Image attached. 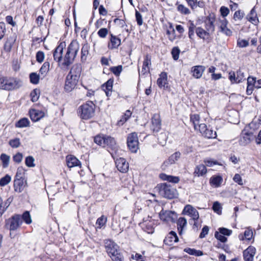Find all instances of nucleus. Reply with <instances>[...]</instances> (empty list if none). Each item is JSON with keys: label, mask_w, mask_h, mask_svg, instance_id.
<instances>
[{"label": "nucleus", "mask_w": 261, "mask_h": 261, "mask_svg": "<svg viewBox=\"0 0 261 261\" xmlns=\"http://www.w3.org/2000/svg\"><path fill=\"white\" fill-rule=\"evenodd\" d=\"M80 49V44L76 40H73L68 45L63 58L62 65L69 66L74 61Z\"/></svg>", "instance_id": "nucleus-1"}, {"label": "nucleus", "mask_w": 261, "mask_h": 261, "mask_svg": "<svg viewBox=\"0 0 261 261\" xmlns=\"http://www.w3.org/2000/svg\"><path fill=\"white\" fill-rule=\"evenodd\" d=\"M187 222L186 218L184 217H180L178 219L177 221V229L179 234L181 235L183 229L187 226Z\"/></svg>", "instance_id": "nucleus-33"}, {"label": "nucleus", "mask_w": 261, "mask_h": 261, "mask_svg": "<svg viewBox=\"0 0 261 261\" xmlns=\"http://www.w3.org/2000/svg\"><path fill=\"white\" fill-rule=\"evenodd\" d=\"M94 141L97 145H102L108 146H113L116 145L115 139L110 136L104 134H99L94 138Z\"/></svg>", "instance_id": "nucleus-7"}, {"label": "nucleus", "mask_w": 261, "mask_h": 261, "mask_svg": "<svg viewBox=\"0 0 261 261\" xmlns=\"http://www.w3.org/2000/svg\"><path fill=\"white\" fill-rule=\"evenodd\" d=\"M190 121L193 123L195 129H197V127L199 126L200 123V116L198 114H191L190 115Z\"/></svg>", "instance_id": "nucleus-37"}, {"label": "nucleus", "mask_w": 261, "mask_h": 261, "mask_svg": "<svg viewBox=\"0 0 261 261\" xmlns=\"http://www.w3.org/2000/svg\"><path fill=\"white\" fill-rule=\"evenodd\" d=\"M22 223L21 216L15 214L6 220V226L10 231H14L20 227Z\"/></svg>", "instance_id": "nucleus-9"}, {"label": "nucleus", "mask_w": 261, "mask_h": 261, "mask_svg": "<svg viewBox=\"0 0 261 261\" xmlns=\"http://www.w3.org/2000/svg\"><path fill=\"white\" fill-rule=\"evenodd\" d=\"M151 57L149 55H146L145 57L143 63L142 73L145 74L149 71V66L151 65Z\"/></svg>", "instance_id": "nucleus-31"}, {"label": "nucleus", "mask_w": 261, "mask_h": 261, "mask_svg": "<svg viewBox=\"0 0 261 261\" xmlns=\"http://www.w3.org/2000/svg\"><path fill=\"white\" fill-rule=\"evenodd\" d=\"M127 147H138L139 145V141L138 135L136 133H132L128 135L127 139Z\"/></svg>", "instance_id": "nucleus-21"}, {"label": "nucleus", "mask_w": 261, "mask_h": 261, "mask_svg": "<svg viewBox=\"0 0 261 261\" xmlns=\"http://www.w3.org/2000/svg\"><path fill=\"white\" fill-rule=\"evenodd\" d=\"M179 53L180 50L178 47H174L173 48L171 54L174 60H177L179 58Z\"/></svg>", "instance_id": "nucleus-57"}, {"label": "nucleus", "mask_w": 261, "mask_h": 261, "mask_svg": "<svg viewBox=\"0 0 261 261\" xmlns=\"http://www.w3.org/2000/svg\"><path fill=\"white\" fill-rule=\"evenodd\" d=\"M35 160L32 156H28L25 158V165L29 167H34L35 166L34 164Z\"/></svg>", "instance_id": "nucleus-52"}, {"label": "nucleus", "mask_w": 261, "mask_h": 261, "mask_svg": "<svg viewBox=\"0 0 261 261\" xmlns=\"http://www.w3.org/2000/svg\"><path fill=\"white\" fill-rule=\"evenodd\" d=\"M107 221V217H105L104 216H102L97 220L96 224L98 225L100 228H101L106 224Z\"/></svg>", "instance_id": "nucleus-56"}, {"label": "nucleus", "mask_w": 261, "mask_h": 261, "mask_svg": "<svg viewBox=\"0 0 261 261\" xmlns=\"http://www.w3.org/2000/svg\"><path fill=\"white\" fill-rule=\"evenodd\" d=\"M160 177L163 180H167L174 184L178 183L179 181V178L178 176L168 175L165 173L160 174Z\"/></svg>", "instance_id": "nucleus-32"}, {"label": "nucleus", "mask_w": 261, "mask_h": 261, "mask_svg": "<svg viewBox=\"0 0 261 261\" xmlns=\"http://www.w3.org/2000/svg\"><path fill=\"white\" fill-rule=\"evenodd\" d=\"M106 251L113 261H123V256L120 253L119 246L110 240L105 241Z\"/></svg>", "instance_id": "nucleus-3"}, {"label": "nucleus", "mask_w": 261, "mask_h": 261, "mask_svg": "<svg viewBox=\"0 0 261 261\" xmlns=\"http://www.w3.org/2000/svg\"><path fill=\"white\" fill-rule=\"evenodd\" d=\"M11 180V177L10 175L7 174L4 177L0 179V186L4 187L8 185Z\"/></svg>", "instance_id": "nucleus-49"}, {"label": "nucleus", "mask_w": 261, "mask_h": 261, "mask_svg": "<svg viewBox=\"0 0 261 261\" xmlns=\"http://www.w3.org/2000/svg\"><path fill=\"white\" fill-rule=\"evenodd\" d=\"M215 237L217 240L220 241L221 242L224 243L227 241V238L224 236V235L222 234L219 231L215 232Z\"/></svg>", "instance_id": "nucleus-58"}, {"label": "nucleus", "mask_w": 261, "mask_h": 261, "mask_svg": "<svg viewBox=\"0 0 261 261\" xmlns=\"http://www.w3.org/2000/svg\"><path fill=\"white\" fill-rule=\"evenodd\" d=\"M66 162L67 166L71 168L74 167L80 166V161L72 155H68L66 157Z\"/></svg>", "instance_id": "nucleus-24"}, {"label": "nucleus", "mask_w": 261, "mask_h": 261, "mask_svg": "<svg viewBox=\"0 0 261 261\" xmlns=\"http://www.w3.org/2000/svg\"><path fill=\"white\" fill-rule=\"evenodd\" d=\"M44 53L42 51H39L36 54V61L41 63L44 61Z\"/></svg>", "instance_id": "nucleus-60"}, {"label": "nucleus", "mask_w": 261, "mask_h": 261, "mask_svg": "<svg viewBox=\"0 0 261 261\" xmlns=\"http://www.w3.org/2000/svg\"><path fill=\"white\" fill-rule=\"evenodd\" d=\"M80 117L83 119H89L92 118L95 112V105L91 101L81 106L79 109Z\"/></svg>", "instance_id": "nucleus-5"}, {"label": "nucleus", "mask_w": 261, "mask_h": 261, "mask_svg": "<svg viewBox=\"0 0 261 261\" xmlns=\"http://www.w3.org/2000/svg\"><path fill=\"white\" fill-rule=\"evenodd\" d=\"M205 70V67L204 66L197 65L192 67L191 72L194 77L198 79L202 76Z\"/></svg>", "instance_id": "nucleus-22"}, {"label": "nucleus", "mask_w": 261, "mask_h": 261, "mask_svg": "<svg viewBox=\"0 0 261 261\" xmlns=\"http://www.w3.org/2000/svg\"><path fill=\"white\" fill-rule=\"evenodd\" d=\"M218 230L222 234L227 236H230L232 233V230L224 227L219 228Z\"/></svg>", "instance_id": "nucleus-64"}, {"label": "nucleus", "mask_w": 261, "mask_h": 261, "mask_svg": "<svg viewBox=\"0 0 261 261\" xmlns=\"http://www.w3.org/2000/svg\"><path fill=\"white\" fill-rule=\"evenodd\" d=\"M185 215H187L192 218L193 221H197L199 219L198 211L191 205H187L183 211Z\"/></svg>", "instance_id": "nucleus-17"}, {"label": "nucleus", "mask_w": 261, "mask_h": 261, "mask_svg": "<svg viewBox=\"0 0 261 261\" xmlns=\"http://www.w3.org/2000/svg\"><path fill=\"white\" fill-rule=\"evenodd\" d=\"M41 78V75L39 74H37L35 72H32L30 74V79L31 83L33 84H37L39 83V79Z\"/></svg>", "instance_id": "nucleus-44"}, {"label": "nucleus", "mask_w": 261, "mask_h": 261, "mask_svg": "<svg viewBox=\"0 0 261 261\" xmlns=\"http://www.w3.org/2000/svg\"><path fill=\"white\" fill-rule=\"evenodd\" d=\"M207 173V169L205 165L203 164H199L196 166L194 174L195 176H202Z\"/></svg>", "instance_id": "nucleus-30"}, {"label": "nucleus", "mask_w": 261, "mask_h": 261, "mask_svg": "<svg viewBox=\"0 0 261 261\" xmlns=\"http://www.w3.org/2000/svg\"><path fill=\"white\" fill-rule=\"evenodd\" d=\"M176 5L177 6V10L182 14L184 15H188L190 14L191 12L190 10L184 5L182 4H179L178 2L176 3Z\"/></svg>", "instance_id": "nucleus-40"}, {"label": "nucleus", "mask_w": 261, "mask_h": 261, "mask_svg": "<svg viewBox=\"0 0 261 261\" xmlns=\"http://www.w3.org/2000/svg\"><path fill=\"white\" fill-rule=\"evenodd\" d=\"M159 215L161 220L167 222H173L176 218V213L170 211L162 210L160 212Z\"/></svg>", "instance_id": "nucleus-13"}, {"label": "nucleus", "mask_w": 261, "mask_h": 261, "mask_svg": "<svg viewBox=\"0 0 261 261\" xmlns=\"http://www.w3.org/2000/svg\"><path fill=\"white\" fill-rule=\"evenodd\" d=\"M220 12L223 18H225V17L229 13V10L227 7L222 6L220 9Z\"/></svg>", "instance_id": "nucleus-61"}, {"label": "nucleus", "mask_w": 261, "mask_h": 261, "mask_svg": "<svg viewBox=\"0 0 261 261\" xmlns=\"http://www.w3.org/2000/svg\"><path fill=\"white\" fill-rule=\"evenodd\" d=\"M237 45L240 47H245L248 46L249 42L248 40L244 39H239L237 41Z\"/></svg>", "instance_id": "nucleus-63"}, {"label": "nucleus", "mask_w": 261, "mask_h": 261, "mask_svg": "<svg viewBox=\"0 0 261 261\" xmlns=\"http://www.w3.org/2000/svg\"><path fill=\"white\" fill-rule=\"evenodd\" d=\"M22 85V82L16 78L3 77L0 78V89L12 90L19 88Z\"/></svg>", "instance_id": "nucleus-4"}, {"label": "nucleus", "mask_w": 261, "mask_h": 261, "mask_svg": "<svg viewBox=\"0 0 261 261\" xmlns=\"http://www.w3.org/2000/svg\"><path fill=\"white\" fill-rule=\"evenodd\" d=\"M184 251L190 255H195L196 256H200L203 255L202 251L196 250L195 249L187 248L184 249Z\"/></svg>", "instance_id": "nucleus-42"}, {"label": "nucleus", "mask_w": 261, "mask_h": 261, "mask_svg": "<svg viewBox=\"0 0 261 261\" xmlns=\"http://www.w3.org/2000/svg\"><path fill=\"white\" fill-rule=\"evenodd\" d=\"M228 79L232 84H238L245 80V76L244 72L242 70L239 69L237 71L236 79H235V72L234 71L229 72Z\"/></svg>", "instance_id": "nucleus-12"}, {"label": "nucleus", "mask_w": 261, "mask_h": 261, "mask_svg": "<svg viewBox=\"0 0 261 261\" xmlns=\"http://www.w3.org/2000/svg\"><path fill=\"white\" fill-rule=\"evenodd\" d=\"M252 230L248 228L245 231L244 234H239V238L240 240H244L245 239L247 240H250L252 238Z\"/></svg>", "instance_id": "nucleus-38"}, {"label": "nucleus", "mask_w": 261, "mask_h": 261, "mask_svg": "<svg viewBox=\"0 0 261 261\" xmlns=\"http://www.w3.org/2000/svg\"><path fill=\"white\" fill-rule=\"evenodd\" d=\"M111 71L116 76H118L122 70V66L119 65L117 66L112 67L110 68Z\"/></svg>", "instance_id": "nucleus-54"}, {"label": "nucleus", "mask_w": 261, "mask_h": 261, "mask_svg": "<svg viewBox=\"0 0 261 261\" xmlns=\"http://www.w3.org/2000/svg\"><path fill=\"white\" fill-rule=\"evenodd\" d=\"M178 241V239L176 233L174 231H171L165 238L164 242L166 245L171 246L174 243L177 242Z\"/></svg>", "instance_id": "nucleus-26"}, {"label": "nucleus", "mask_w": 261, "mask_h": 261, "mask_svg": "<svg viewBox=\"0 0 261 261\" xmlns=\"http://www.w3.org/2000/svg\"><path fill=\"white\" fill-rule=\"evenodd\" d=\"M248 20L250 22L254 25H257L258 24L259 21L254 8H253L251 10L250 14L248 16Z\"/></svg>", "instance_id": "nucleus-36"}, {"label": "nucleus", "mask_w": 261, "mask_h": 261, "mask_svg": "<svg viewBox=\"0 0 261 261\" xmlns=\"http://www.w3.org/2000/svg\"><path fill=\"white\" fill-rule=\"evenodd\" d=\"M39 90L37 89L33 90L31 92L30 96L31 97V99L32 101L35 102L37 101L39 97Z\"/></svg>", "instance_id": "nucleus-51"}, {"label": "nucleus", "mask_w": 261, "mask_h": 261, "mask_svg": "<svg viewBox=\"0 0 261 261\" xmlns=\"http://www.w3.org/2000/svg\"><path fill=\"white\" fill-rule=\"evenodd\" d=\"M30 121L27 118H22L15 123V127L17 128H24L30 126Z\"/></svg>", "instance_id": "nucleus-35"}, {"label": "nucleus", "mask_w": 261, "mask_h": 261, "mask_svg": "<svg viewBox=\"0 0 261 261\" xmlns=\"http://www.w3.org/2000/svg\"><path fill=\"white\" fill-rule=\"evenodd\" d=\"M21 219L25 222V223L29 224L32 223L31 215L28 211H25L21 216Z\"/></svg>", "instance_id": "nucleus-47"}, {"label": "nucleus", "mask_w": 261, "mask_h": 261, "mask_svg": "<svg viewBox=\"0 0 261 261\" xmlns=\"http://www.w3.org/2000/svg\"><path fill=\"white\" fill-rule=\"evenodd\" d=\"M199 130L202 136L205 138L213 139L217 137L216 131L213 130L212 128H207L205 124H199Z\"/></svg>", "instance_id": "nucleus-10"}, {"label": "nucleus", "mask_w": 261, "mask_h": 261, "mask_svg": "<svg viewBox=\"0 0 261 261\" xmlns=\"http://www.w3.org/2000/svg\"><path fill=\"white\" fill-rule=\"evenodd\" d=\"M203 163L205 164L204 165L207 166L208 167H212L215 165H222L221 164H220L217 161H214L212 160L211 159L208 158L204 159Z\"/></svg>", "instance_id": "nucleus-48"}, {"label": "nucleus", "mask_w": 261, "mask_h": 261, "mask_svg": "<svg viewBox=\"0 0 261 261\" xmlns=\"http://www.w3.org/2000/svg\"><path fill=\"white\" fill-rule=\"evenodd\" d=\"M157 85L160 88L167 89L168 88V83L167 81V74L166 72H163L160 74V77L157 80Z\"/></svg>", "instance_id": "nucleus-20"}, {"label": "nucleus", "mask_w": 261, "mask_h": 261, "mask_svg": "<svg viewBox=\"0 0 261 261\" xmlns=\"http://www.w3.org/2000/svg\"><path fill=\"white\" fill-rule=\"evenodd\" d=\"M195 25L193 22H191L189 26V37L191 39H193V37L194 35V32L195 31Z\"/></svg>", "instance_id": "nucleus-55"}, {"label": "nucleus", "mask_w": 261, "mask_h": 261, "mask_svg": "<svg viewBox=\"0 0 261 261\" xmlns=\"http://www.w3.org/2000/svg\"><path fill=\"white\" fill-rule=\"evenodd\" d=\"M0 159L2 162L3 167L7 168L9 164L10 156L5 153H3L1 155Z\"/></svg>", "instance_id": "nucleus-45"}, {"label": "nucleus", "mask_w": 261, "mask_h": 261, "mask_svg": "<svg viewBox=\"0 0 261 261\" xmlns=\"http://www.w3.org/2000/svg\"><path fill=\"white\" fill-rule=\"evenodd\" d=\"M223 182V178L220 175L212 176L210 179V184L214 188L220 187Z\"/></svg>", "instance_id": "nucleus-27"}, {"label": "nucleus", "mask_w": 261, "mask_h": 261, "mask_svg": "<svg viewBox=\"0 0 261 261\" xmlns=\"http://www.w3.org/2000/svg\"><path fill=\"white\" fill-rule=\"evenodd\" d=\"M30 116L33 121H37L44 116V113L40 110L32 109L29 111Z\"/></svg>", "instance_id": "nucleus-25"}, {"label": "nucleus", "mask_w": 261, "mask_h": 261, "mask_svg": "<svg viewBox=\"0 0 261 261\" xmlns=\"http://www.w3.org/2000/svg\"><path fill=\"white\" fill-rule=\"evenodd\" d=\"M256 249L253 246L248 247L243 252L244 258L245 261H253Z\"/></svg>", "instance_id": "nucleus-23"}, {"label": "nucleus", "mask_w": 261, "mask_h": 261, "mask_svg": "<svg viewBox=\"0 0 261 261\" xmlns=\"http://www.w3.org/2000/svg\"><path fill=\"white\" fill-rule=\"evenodd\" d=\"M109 31L107 28H101L97 32V35L100 38H104L108 34Z\"/></svg>", "instance_id": "nucleus-59"}, {"label": "nucleus", "mask_w": 261, "mask_h": 261, "mask_svg": "<svg viewBox=\"0 0 261 261\" xmlns=\"http://www.w3.org/2000/svg\"><path fill=\"white\" fill-rule=\"evenodd\" d=\"M156 189L162 196L166 198L173 199L177 195L176 189L165 183L158 185Z\"/></svg>", "instance_id": "nucleus-6"}, {"label": "nucleus", "mask_w": 261, "mask_h": 261, "mask_svg": "<svg viewBox=\"0 0 261 261\" xmlns=\"http://www.w3.org/2000/svg\"><path fill=\"white\" fill-rule=\"evenodd\" d=\"M50 64L48 62H45L39 70V74L41 79H43L47 74L49 70Z\"/></svg>", "instance_id": "nucleus-34"}, {"label": "nucleus", "mask_w": 261, "mask_h": 261, "mask_svg": "<svg viewBox=\"0 0 261 261\" xmlns=\"http://www.w3.org/2000/svg\"><path fill=\"white\" fill-rule=\"evenodd\" d=\"M89 46L88 44H85L83 45L81 49V61L85 62L87 59V56L89 54Z\"/></svg>", "instance_id": "nucleus-41"}, {"label": "nucleus", "mask_w": 261, "mask_h": 261, "mask_svg": "<svg viewBox=\"0 0 261 261\" xmlns=\"http://www.w3.org/2000/svg\"><path fill=\"white\" fill-rule=\"evenodd\" d=\"M11 202V200L9 198L7 199L4 202H3L2 209L0 211V217L3 215L4 212L7 210L8 207L9 206Z\"/></svg>", "instance_id": "nucleus-53"}, {"label": "nucleus", "mask_w": 261, "mask_h": 261, "mask_svg": "<svg viewBox=\"0 0 261 261\" xmlns=\"http://www.w3.org/2000/svg\"><path fill=\"white\" fill-rule=\"evenodd\" d=\"M79 81V80L67 75L64 86L65 90L68 92L72 91L76 87Z\"/></svg>", "instance_id": "nucleus-15"}, {"label": "nucleus", "mask_w": 261, "mask_h": 261, "mask_svg": "<svg viewBox=\"0 0 261 261\" xmlns=\"http://www.w3.org/2000/svg\"><path fill=\"white\" fill-rule=\"evenodd\" d=\"M180 153L179 152H176L171 155L168 161L165 162L164 165L167 166L168 164H172L175 163L180 157Z\"/></svg>", "instance_id": "nucleus-39"}, {"label": "nucleus", "mask_w": 261, "mask_h": 261, "mask_svg": "<svg viewBox=\"0 0 261 261\" xmlns=\"http://www.w3.org/2000/svg\"><path fill=\"white\" fill-rule=\"evenodd\" d=\"M82 70V65L80 64H75L72 66L68 75L79 80Z\"/></svg>", "instance_id": "nucleus-19"}, {"label": "nucleus", "mask_w": 261, "mask_h": 261, "mask_svg": "<svg viewBox=\"0 0 261 261\" xmlns=\"http://www.w3.org/2000/svg\"><path fill=\"white\" fill-rule=\"evenodd\" d=\"M213 210L218 214H221L222 212V206L221 204L218 201L214 202L213 205Z\"/></svg>", "instance_id": "nucleus-50"}, {"label": "nucleus", "mask_w": 261, "mask_h": 261, "mask_svg": "<svg viewBox=\"0 0 261 261\" xmlns=\"http://www.w3.org/2000/svg\"><path fill=\"white\" fill-rule=\"evenodd\" d=\"M244 16V12H241L240 10H238L235 12L233 15V19L235 20H240L243 18Z\"/></svg>", "instance_id": "nucleus-62"}, {"label": "nucleus", "mask_w": 261, "mask_h": 261, "mask_svg": "<svg viewBox=\"0 0 261 261\" xmlns=\"http://www.w3.org/2000/svg\"><path fill=\"white\" fill-rule=\"evenodd\" d=\"M205 29L206 31L208 32H211L212 33L215 31V25L214 21L213 19H209L208 21L205 22Z\"/></svg>", "instance_id": "nucleus-46"}, {"label": "nucleus", "mask_w": 261, "mask_h": 261, "mask_svg": "<svg viewBox=\"0 0 261 261\" xmlns=\"http://www.w3.org/2000/svg\"><path fill=\"white\" fill-rule=\"evenodd\" d=\"M27 184L26 180L22 178V176L19 175L18 173L16 174L15 179L14 181V188L15 192H21Z\"/></svg>", "instance_id": "nucleus-11"}, {"label": "nucleus", "mask_w": 261, "mask_h": 261, "mask_svg": "<svg viewBox=\"0 0 261 261\" xmlns=\"http://www.w3.org/2000/svg\"><path fill=\"white\" fill-rule=\"evenodd\" d=\"M228 21L226 18L219 19L218 25L219 31L226 36H230L232 35V31L227 28Z\"/></svg>", "instance_id": "nucleus-16"}, {"label": "nucleus", "mask_w": 261, "mask_h": 261, "mask_svg": "<svg viewBox=\"0 0 261 261\" xmlns=\"http://www.w3.org/2000/svg\"><path fill=\"white\" fill-rule=\"evenodd\" d=\"M197 36L203 40H205L210 37V33L201 27H197L195 29Z\"/></svg>", "instance_id": "nucleus-29"}, {"label": "nucleus", "mask_w": 261, "mask_h": 261, "mask_svg": "<svg viewBox=\"0 0 261 261\" xmlns=\"http://www.w3.org/2000/svg\"><path fill=\"white\" fill-rule=\"evenodd\" d=\"M121 44V40L120 38L112 34L111 35L110 43L108 45V47L111 49H116Z\"/></svg>", "instance_id": "nucleus-28"}, {"label": "nucleus", "mask_w": 261, "mask_h": 261, "mask_svg": "<svg viewBox=\"0 0 261 261\" xmlns=\"http://www.w3.org/2000/svg\"><path fill=\"white\" fill-rule=\"evenodd\" d=\"M15 41V39L14 38L10 37L6 42L4 45V49L5 51L7 52L10 51L12 45L14 44V41Z\"/></svg>", "instance_id": "nucleus-43"}, {"label": "nucleus", "mask_w": 261, "mask_h": 261, "mask_svg": "<svg viewBox=\"0 0 261 261\" xmlns=\"http://www.w3.org/2000/svg\"><path fill=\"white\" fill-rule=\"evenodd\" d=\"M254 125L253 123L249 124L248 126H246L242 132L241 137L240 140L241 145H248L251 141L253 140L254 137L253 133L248 130L249 127H251Z\"/></svg>", "instance_id": "nucleus-8"}, {"label": "nucleus", "mask_w": 261, "mask_h": 261, "mask_svg": "<svg viewBox=\"0 0 261 261\" xmlns=\"http://www.w3.org/2000/svg\"><path fill=\"white\" fill-rule=\"evenodd\" d=\"M111 148L112 149V151H109L111 154L113 158L115 160V164L117 169L122 173L127 172L129 168L128 163L123 158H118L120 155H122L121 153L122 150L119 148Z\"/></svg>", "instance_id": "nucleus-2"}, {"label": "nucleus", "mask_w": 261, "mask_h": 261, "mask_svg": "<svg viewBox=\"0 0 261 261\" xmlns=\"http://www.w3.org/2000/svg\"><path fill=\"white\" fill-rule=\"evenodd\" d=\"M65 46L66 44L65 42H61L55 49L53 53V56L54 59L56 61L60 62L62 59L63 60V51Z\"/></svg>", "instance_id": "nucleus-14"}, {"label": "nucleus", "mask_w": 261, "mask_h": 261, "mask_svg": "<svg viewBox=\"0 0 261 261\" xmlns=\"http://www.w3.org/2000/svg\"><path fill=\"white\" fill-rule=\"evenodd\" d=\"M161 128V120L160 116L154 114L151 119V129L153 132H159Z\"/></svg>", "instance_id": "nucleus-18"}]
</instances>
